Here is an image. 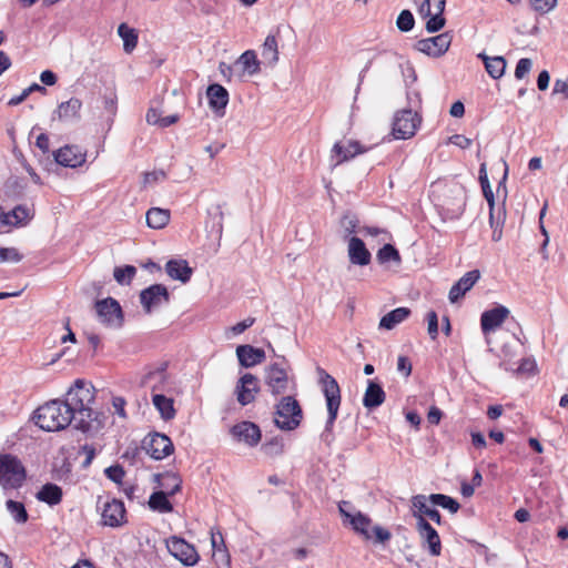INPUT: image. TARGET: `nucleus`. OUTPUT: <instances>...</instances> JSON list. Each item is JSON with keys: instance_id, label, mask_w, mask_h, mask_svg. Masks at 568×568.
<instances>
[{"instance_id": "nucleus-1", "label": "nucleus", "mask_w": 568, "mask_h": 568, "mask_svg": "<svg viewBox=\"0 0 568 568\" xmlns=\"http://www.w3.org/2000/svg\"><path fill=\"white\" fill-rule=\"evenodd\" d=\"M94 399L93 385L77 379L65 394L64 400L53 399L36 410V424L47 432H59L73 425L82 433H95L103 424L92 409Z\"/></svg>"}, {"instance_id": "nucleus-2", "label": "nucleus", "mask_w": 568, "mask_h": 568, "mask_svg": "<svg viewBox=\"0 0 568 568\" xmlns=\"http://www.w3.org/2000/svg\"><path fill=\"white\" fill-rule=\"evenodd\" d=\"M320 374V382L322 384V390L326 399V407L328 414L325 424V429L322 434V439L329 446L334 439L332 430L341 406V388L336 379L328 373H326L324 369H321Z\"/></svg>"}, {"instance_id": "nucleus-3", "label": "nucleus", "mask_w": 568, "mask_h": 568, "mask_svg": "<svg viewBox=\"0 0 568 568\" xmlns=\"http://www.w3.org/2000/svg\"><path fill=\"white\" fill-rule=\"evenodd\" d=\"M27 477L21 460L10 454L0 455V485L4 489L20 488Z\"/></svg>"}, {"instance_id": "nucleus-4", "label": "nucleus", "mask_w": 568, "mask_h": 568, "mask_svg": "<svg viewBox=\"0 0 568 568\" xmlns=\"http://www.w3.org/2000/svg\"><path fill=\"white\" fill-rule=\"evenodd\" d=\"M275 415V425L283 430L295 429L303 418L302 408L292 396H285L281 399L276 406Z\"/></svg>"}, {"instance_id": "nucleus-5", "label": "nucleus", "mask_w": 568, "mask_h": 568, "mask_svg": "<svg viewBox=\"0 0 568 568\" xmlns=\"http://www.w3.org/2000/svg\"><path fill=\"white\" fill-rule=\"evenodd\" d=\"M422 123V116L410 109L397 111L393 120L392 134L397 140H407L415 135Z\"/></svg>"}, {"instance_id": "nucleus-6", "label": "nucleus", "mask_w": 568, "mask_h": 568, "mask_svg": "<svg viewBox=\"0 0 568 568\" xmlns=\"http://www.w3.org/2000/svg\"><path fill=\"white\" fill-rule=\"evenodd\" d=\"M446 0H424L419 7V14L427 18L426 30L430 33L442 30L445 26L443 17Z\"/></svg>"}, {"instance_id": "nucleus-7", "label": "nucleus", "mask_w": 568, "mask_h": 568, "mask_svg": "<svg viewBox=\"0 0 568 568\" xmlns=\"http://www.w3.org/2000/svg\"><path fill=\"white\" fill-rule=\"evenodd\" d=\"M95 310L101 323L113 328H120L123 324V312L119 302L108 297L95 303Z\"/></svg>"}, {"instance_id": "nucleus-8", "label": "nucleus", "mask_w": 568, "mask_h": 568, "mask_svg": "<svg viewBox=\"0 0 568 568\" xmlns=\"http://www.w3.org/2000/svg\"><path fill=\"white\" fill-rule=\"evenodd\" d=\"M349 524L356 532L361 534L367 540L372 538V531L378 542L388 541L392 537L387 529L381 526L372 527L371 518L361 511H357L353 517H351Z\"/></svg>"}, {"instance_id": "nucleus-9", "label": "nucleus", "mask_w": 568, "mask_h": 568, "mask_svg": "<svg viewBox=\"0 0 568 568\" xmlns=\"http://www.w3.org/2000/svg\"><path fill=\"white\" fill-rule=\"evenodd\" d=\"M170 302V293L163 284H153L140 293V303L146 314Z\"/></svg>"}, {"instance_id": "nucleus-10", "label": "nucleus", "mask_w": 568, "mask_h": 568, "mask_svg": "<svg viewBox=\"0 0 568 568\" xmlns=\"http://www.w3.org/2000/svg\"><path fill=\"white\" fill-rule=\"evenodd\" d=\"M439 206L452 216L462 214L465 207V190L459 184L446 186Z\"/></svg>"}, {"instance_id": "nucleus-11", "label": "nucleus", "mask_w": 568, "mask_h": 568, "mask_svg": "<svg viewBox=\"0 0 568 568\" xmlns=\"http://www.w3.org/2000/svg\"><path fill=\"white\" fill-rule=\"evenodd\" d=\"M169 552L185 566H194L199 561L196 549L184 539L171 537L166 541Z\"/></svg>"}, {"instance_id": "nucleus-12", "label": "nucleus", "mask_w": 568, "mask_h": 568, "mask_svg": "<svg viewBox=\"0 0 568 568\" xmlns=\"http://www.w3.org/2000/svg\"><path fill=\"white\" fill-rule=\"evenodd\" d=\"M143 448L153 459L160 460L171 455L174 446L170 437L160 433H154L145 437L143 440Z\"/></svg>"}, {"instance_id": "nucleus-13", "label": "nucleus", "mask_w": 568, "mask_h": 568, "mask_svg": "<svg viewBox=\"0 0 568 568\" xmlns=\"http://www.w3.org/2000/svg\"><path fill=\"white\" fill-rule=\"evenodd\" d=\"M450 43V34L448 32H444L432 38L418 40L415 44V48L428 57L438 58L447 52Z\"/></svg>"}, {"instance_id": "nucleus-14", "label": "nucleus", "mask_w": 568, "mask_h": 568, "mask_svg": "<svg viewBox=\"0 0 568 568\" xmlns=\"http://www.w3.org/2000/svg\"><path fill=\"white\" fill-rule=\"evenodd\" d=\"M264 379L273 395H280L287 390V372L280 363H273L265 368Z\"/></svg>"}, {"instance_id": "nucleus-15", "label": "nucleus", "mask_w": 568, "mask_h": 568, "mask_svg": "<svg viewBox=\"0 0 568 568\" xmlns=\"http://www.w3.org/2000/svg\"><path fill=\"white\" fill-rule=\"evenodd\" d=\"M416 528L423 541V547L428 549L432 556H439L442 552V544L438 532L423 516H417Z\"/></svg>"}, {"instance_id": "nucleus-16", "label": "nucleus", "mask_w": 568, "mask_h": 568, "mask_svg": "<svg viewBox=\"0 0 568 568\" xmlns=\"http://www.w3.org/2000/svg\"><path fill=\"white\" fill-rule=\"evenodd\" d=\"M260 392L258 379L251 373L244 374L237 382L235 393L242 406L251 404Z\"/></svg>"}, {"instance_id": "nucleus-17", "label": "nucleus", "mask_w": 568, "mask_h": 568, "mask_svg": "<svg viewBox=\"0 0 568 568\" xmlns=\"http://www.w3.org/2000/svg\"><path fill=\"white\" fill-rule=\"evenodd\" d=\"M125 507L121 500L108 499L102 506V523L109 527H120L125 523Z\"/></svg>"}, {"instance_id": "nucleus-18", "label": "nucleus", "mask_w": 568, "mask_h": 568, "mask_svg": "<svg viewBox=\"0 0 568 568\" xmlns=\"http://www.w3.org/2000/svg\"><path fill=\"white\" fill-rule=\"evenodd\" d=\"M58 164L65 168H78L85 162V153L75 145H64L53 153Z\"/></svg>"}, {"instance_id": "nucleus-19", "label": "nucleus", "mask_w": 568, "mask_h": 568, "mask_svg": "<svg viewBox=\"0 0 568 568\" xmlns=\"http://www.w3.org/2000/svg\"><path fill=\"white\" fill-rule=\"evenodd\" d=\"M509 315V310L505 306L485 311L480 316V326L484 334L496 331Z\"/></svg>"}, {"instance_id": "nucleus-20", "label": "nucleus", "mask_w": 568, "mask_h": 568, "mask_svg": "<svg viewBox=\"0 0 568 568\" xmlns=\"http://www.w3.org/2000/svg\"><path fill=\"white\" fill-rule=\"evenodd\" d=\"M347 254L349 262L354 265L365 266L371 263L372 254L363 240L357 236L349 237Z\"/></svg>"}, {"instance_id": "nucleus-21", "label": "nucleus", "mask_w": 568, "mask_h": 568, "mask_svg": "<svg viewBox=\"0 0 568 568\" xmlns=\"http://www.w3.org/2000/svg\"><path fill=\"white\" fill-rule=\"evenodd\" d=\"M479 278L480 273L478 270L469 271L462 276L449 291L448 298L450 303H456L462 298L469 290H471Z\"/></svg>"}, {"instance_id": "nucleus-22", "label": "nucleus", "mask_w": 568, "mask_h": 568, "mask_svg": "<svg viewBox=\"0 0 568 568\" xmlns=\"http://www.w3.org/2000/svg\"><path fill=\"white\" fill-rule=\"evenodd\" d=\"M232 435L250 446L256 445L261 439L260 428L251 422H242L232 427Z\"/></svg>"}, {"instance_id": "nucleus-23", "label": "nucleus", "mask_w": 568, "mask_h": 568, "mask_svg": "<svg viewBox=\"0 0 568 568\" xmlns=\"http://www.w3.org/2000/svg\"><path fill=\"white\" fill-rule=\"evenodd\" d=\"M165 272L172 280L187 283L193 274V268L190 267L187 261L173 258L166 262Z\"/></svg>"}, {"instance_id": "nucleus-24", "label": "nucleus", "mask_w": 568, "mask_h": 568, "mask_svg": "<svg viewBox=\"0 0 568 568\" xmlns=\"http://www.w3.org/2000/svg\"><path fill=\"white\" fill-rule=\"evenodd\" d=\"M236 355L243 367H253L265 359V352L262 348H255L251 345L237 346Z\"/></svg>"}, {"instance_id": "nucleus-25", "label": "nucleus", "mask_w": 568, "mask_h": 568, "mask_svg": "<svg viewBox=\"0 0 568 568\" xmlns=\"http://www.w3.org/2000/svg\"><path fill=\"white\" fill-rule=\"evenodd\" d=\"M427 498L425 495H416L412 498L413 516L417 519V516H427L430 520L437 525L442 523V516L436 508L428 506Z\"/></svg>"}, {"instance_id": "nucleus-26", "label": "nucleus", "mask_w": 568, "mask_h": 568, "mask_svg": "<svg viewBox=\"0 0 568 568\" xmlns=\"http://www.w3.org/2000/svg\"><path fill=\"white\" fill-rule=\"evenodd\" d=\"M366 150L361 146L357 141H347L346 145L341 142H336L333 146L332 152L335 153L339 159L336 164H341L355 158L357 154L364 153Z\"/></svg>"}, {"instance_id": "nucleus-27", "label": "nucleus", "mask_w": 568, "mask_h": 568, "mask_svg": "<svg viewBox=\"0 0 568 568\" xmlns=\"http://www.w3.org/2000/svg\"><path fill=\"white\" fill-rule=\"evenodd\" d=\"M385 400V392L382 386L374 381H368L367 388L363 397V405L368 408H376Z\"/></svg>"}, {"instance_id": "nucleus-28", "label": "nucleus", "mask_w": 568, "mask_h": 568, "mask_svg": "<svg viewBox=\"0 0 568 568\" xmlns=\"http://www.w3.org/2000/svg\"><path fill=\"white\" fill-rule=\"evenodd\" d=\"M210 106L215 110H223L229 102V92L221 84L214 83L206 90Z\"/></svg>"}, {"instance_id": "nucleus-29", "label": "nucleus", "mask_w": 568, "mask_h": 568, "mask_svg": "<svg viewBox=\"0 0 568 568\" xmlns=\"http://www.w3.org/2000/svg\"><path fill=\"white\" fill-rule=\"evenodd\" d=\"M477 57L484 62L487 73L493 79H499L504 75L507 64L504 57H488L485 53H479Z\"/></svg>"}, {"instance_id": "nucleus-30", "label": "nucleus", "mask_w": 568, "mask_h": 568, "mask_svg": "<svg viewBox=\"0 0 568 568\" xmlns=\"http://www.w3.org/2000/svg\"><path fill=\"white\" fill-rule=\"evenodd\" d=\"M81 106V100L78 98H71L70 100L59 104L54 114L61 121L79 119Z\"/></svg>"}, {"instance_id": "nucleus-31", "label": "nucleus", "mask_w": 568, "mask_h": 568, "mask_svg": "<svg viewBox=\"0 0 568 568\" xmlns=\"http://www.w3.org/2000/svg\"><path fill=\"white\" fill-rule=\"evenodd\" d=\"M62 489L60 486L48 483L41 487L36 497L50 506L58 505L62 500Z\"/></svg>"}, {"instance_id": "nucleus-32", "label": "nucleus", "mask_w": 568, "mask_h": 568, "mask_svg": "<svg viewBox=\"0 0 568 568\" xmlns=\"http://www.w3.org/2000/svg\"><path fill=\"white\" fill-rule=\"evenodd\" d=\"M410 315V310L407 307H397L385 314L379 322V327L385 329H393L396 325L404 322Z\"/></svg>"}, {"instance_id": "nucleus-33", "label": "nucleus", "mask_w": 568, "mask_h": 568, "mask_svg": "<svg viewBox=\"0 0 568 568\" xmlns=\"http://www.w3.org/2000/svg\"><path fill=\"white\" fill-rule=\"evenodd\" d=\"M170 221V211L161 207H151L146 212V224L149 227L160 230Z\"/></svg>"}, {"instance_id": "nucleus-34", "label": "nucleus", "mask_w": 568, "mask_h": 568, "mask_svg": "<svg viewBox=\"0 0 568 568\" xmlns=\"http://www.w3.org/2000/svg\"><path fill=\"white\" fill-rule=\"evenodd\" d=\"M154 407L159 410L161 417L165 420H170L175 416V409L173 406V399L162 395L154 394L152 397Z\"/></svg>"}, {"instance_id": "nucleus-35", "label": "nucleus", "mask_w": 568, "mask_h": 568, "mask_svg": "<svg viewBox=\"0 0 568 568\" xmlns=\"http://www.w3.org/2000/svg\"><path fill=\"white\" fill-rule=\"evenodd\" d=\"M118 34L123 41V50L125 53H131L138 45V33L133 28L126 23H121L118 27Z\"/></svg>"}, {"instance_id": "nucleus-36", "label": "nucleus", "mask_w": 568, "mask_h": 568, "mask_svg": "<svg viewBox=\"0 0 568 568\" xmlns=\"http://www.w3.org/2000/svg\"><path fill=\"white\" fill-rule=\"evenodd\" d=\"M236 65H241L244 72L253 75L260 71V61L257 60L256 53L253 50H246L243 52L235 62Z\"/></svg>"}, {"instance_id": "nucleus-37", "label": "nucleus", "mask_w": 568, "mask_h": 568, "mask_svg": "<svg viewBox=\"0 0 568 568\" xmlns=\"http://www.w3.org/2000/svg\"><path fill=\"white\" fill-rule=\"evenodd\" d=\"M262 57L270 64L275 65L278 61V45L275 36L268 34L262 45Z\"/></svg>"}, {"instance_id": "nucleus-38", "label": "nucleus", "mask_w": 568, "mask_h": 568, "mask_svg": "<svg viewBox=\"0 0 568 568\" xmlns=\"http://www.w3.org/2000/svg\"><path fill=\"white\" fill-rule=\"evenodd\" d=\"M149 507L152 510L159 513H171L173 510V506L168 499V494L163 490L154 491L149 499Z\"/></svg>"}, {"instance_id": "nucleus-39", "label": "nucleus", "mask_w": 568, "mask_h": 568, "mask_svg": "<svg viewBox=\"0 0 568 568\" xmlns=\"http://www.w3.org/2000/svg\"><path fill=\"white\" fill-rule=\"evenodd\" d=\"M159 485L166 489L168 495H174L181 489L182 480L180 477L172 473H165L164 475H156Z\"/></svg>"}, {"instance_id": "nucleus-40", "label": "nucleus", "mask_w": 568, "mask_h": 568, "mask_svg": "<svg viewBox=\"0 0 568 568\" xmlns=\"http://www.w3.org/2000/svg\"><path fill=\"white\" fill-rule=\"evenodd\" d=\"M376 258L381 264H385L387 262H395L396 264H400L402 262L399 252L392 244H385L383 247H381L376 254Z\"/></svg>"}, {"instance_id": "nucleus-41", "label": "nucleus", "mask_w": 568, "mask_h": 568, "mask_svg": "<svg viewBox=\"0 0 568 568\" xmlns=\"http://www.w3.org/2000/svg\"><path fill=\"white\" fill-rule=\"evenodd\" d=\"M428 498L433 505L448 509L452 514L457 513L460 507L454 498L447 495L432 494Z\"/></svg>"}, {"instance_id": "nucleus-42", "label": "nucleus", "mask_w": 568, "mask_h": 568, "mask_svg": "<svg viewBox=\"0 0 568 568\" xmlns=\"http://www.w3.org/2000/svg\"><path fill=\"white\" fill-rule=\"evenodd\" d=\"M7 509L17 523L23 524L28 520V513L22 503L9 499L7 501Z\"/></svg>"}, {"instance_id": "nucleus-43", "label": "nucleus", "mask_w": 568, "mask_h": 568, "mask_svg": "<svg viewBox=\"0 0 568 568\" xmlns=\"http://www.w3.org/2000/svg\"><path fill=\"white\" fill-rule=\"evenodd\" d=\"M135 274L136 268L132 265H125L124 267H115L113 272L115 281L121 285L130 284Z\"/></svg>"}, {"instance_id": "nucleus-44", "label": "nucleus", "mask_w": 568, "mask_h": 568, "mask_svg": "<svg viewBox=\"0 0 568 568\" xmlns=\"http://www.w3.org/2000/svg\"><path fill=\"white\" fill-rule=\"evenodd\" d=\"M358 223L359 221L355 214L351 212L345 213L339 221V225L344 232V236L347 237L355 233L358 227Z\"/></svg>"}, {"instance_id": "nucleus-45", "label": "nucleus", "mask_w": 568, "mask_h": 568, "mask_svg": "<svg viewBox=\"0 0 568 568\" xmlns=\"http://www.w3.org/2000/svg\"><path fill=\"white\" fill-rule=\"evenodd\" d=\"M414 16L409 10H403L397 17V28L403 32H408L414 28Z\"/></svg>"}, {"instance_id": "nucleus-46", "label": "nucleus", "mask_w": 568, "mask_h": 568, "mask_svg": "<svg viewBox=\"0 0 568 568\" xmlns=\"http://www.w3.org/2000/svg\"><path fill=\"white\" fill-rule=\"evenodd\" d=\"M529 2L537 13L546 14L557 7L558 0H529Z\"/></svg>"}, {"instance_id": "nucleus-47", "label": "nucleus", "mask_w": 568, "mask_h": 568, "mask_svg": "<svg viewBox=\"0 0 568 568\" xmlns=\"http://www.w3.org/2000/svg\"><path fill=\"white\" fill-rule=\"evenodd\" d=\"M166 179V174L163 170H154L152 172H145L143 174V185L149 186L155 183L162 182Z\"/></svg>"}, {"instance_id": "nucleus-48", "label": "nucleus", "mask_w": 568, "mask_h": 568, "mask_svg": "<svg viewBox=\"0 0 568 568\" xmlns=\"http://www.w3.org/2000/svg\"><path fill=\"white\" fill-rule=\"evenodd\" d=\"M7 214L9 215V220L13 217L14 222H12V224H19L30 219L29 209L20 205L14 207L10 213Z\"/></svg>"}, {"instance_id": "nucleus-49", "label": "nucleus", "mask_w": 568, "mask_h": 568, "mask_svg": "<svg viewBox=\"0 0 568 568\" xmlns=\"http://www.w3.org/2000/svg\"><path fill=\"white\" fill-rule=\"evenodd\" d=\"M427 324L428 335L433 341H435L438 335V317L435 311L427 313Z\"/></svg>"}, {"instance_id": "nucleus-50", "label": "nucleus", "mask_w": 568, "mask_h": 568, "mask_svg": "<svg viewBox=\"0 0 568 568\" xmlns=\"http://www.w3.org/2000/svg\"><path fill=\"white\" fill-rule=\"evenodd\" d=\"M22 260V255L14 247H3L0 248V262H20Z\"/></svg>"}, {"instance_id": "nucleus-51", "label": "nucleus", "mask_w": 568, "mask_h": 568, "mask_svg": "<svg viewBox=\"0 0 568 568\" xmlns=\"http://www.w3.org/2000/svg\"><path fill=\"white\" fill-rule=\"evenodd\" d=\"M105 475L109 479L119 484L124 478L125 471L122 466L114 465L105 469Z\"/></svg>"}, {"instance_id": "nucleus-52", "label": "nucleus", "mask_w": 568, "mask_h": 568, "mask_svg": "<svg viewBox=\"0 0 568 568\" xmlns=\"http://www.w3.org/2000/svg\"><path fill=\"white\" fill-rule=\"evenodd\" d=\"M532 62L528 58H523L517 62L515 69V77L517 79H523L531 69Z\"/></svg>"}, {"instance_id": "nucleus-53", "label": "nucleus", "mask_w": 568, "mask_h": 568, "mask_svg": "<svg viewBox=\"0 0 568 568\" xmlns=\"http://www.w3.org/2000/svg\"><path fill=\"white\" fill-rule=\"evenodd\" d=\"M397 371L405 377L412 374V363L406 356H399L397 359Z\"/></svg>"}, {"instance_id": "nucleus-54", "label": "nucleus", "mask_w": 568, "mask_h": 568, "mask_svg": "<svg viewBox=\"0 0 568 568\" xmlns=\"http://www.w3.org/2000/svg\"><path fill=\"white\" fill-rule=\"evenodd\" d=\"M449 143L460 149H468L471 145V140L463 134H454L449 138Z\"/></svg>"}, {"instance_id": "nucleus-55", "label": "nucleus", "mask_w": 568, "mask_h": 568, "mask_svg": "<svg viewBox=\"0 0 568 568\" xmlns=\"http://www.w3.org/2000/svg\"><path fill=\"white\" fill-rule=\"evenodd\" d=\"M80 453L85 456V459L83 462V467H88L92 463V460L95 456L94 446L85 444L80 448Z\"/></svg>"}, {"instance_id": "nucleus-56", "label": "nucleus", "mask_w": 568, "mask_h": 568, "mask_svg": "<svg viewBox=\"0 0 568 568\" xmlns=\"http://www.w3.org/2000/svg\"><path fill=\"white\" fill-rule=\"evenodd\" d=\"M255 320L252 318V317H248L242 322H239L237 324H235L234 326L231 327V332L234 334V335H239V334H242L245 329H247L248 327H251L253 324H254Z\"/></svg>"}, {"instance_id": "nucleus-57", "label": "nucleus", "mask_w": 568, "mask_h": 568, "mask_svg": "<svg viewBox=\"0 0 568 568\" xmlns=\"http://www.w3.org/2000/svg\"><path fill=\"white\" fill-rule=\"evenodd\" d=\"M552 93H561L566 98H568V78L567 79H557L554 83Z\"/></svg>"}, {"instance_id": "nucleus-58", "label": "nucleus", "mask_w": 568, "mask_h": 568, "mask_svg": "<svg viewBox=\"0 0 568 568\" xmlns=\"http://www.w3.org/2000/svg\"><path fill=\"white\" fill-rule=\"evenodd\" d=\"M479 182H480V185L483 189V194L493 191L489 180H488V176H487L485 164H481L480 170H479Z\"/></svg>"}, {"instance_id": "nucleus-59", "label": "nucleus", "mask_w": 568, "mask_h": 568, "mask_svg": "<svg viewBox=\"0 0 568 568\" xmlns=\"http://www.w3.org/2000/svg\"><path fill=\"white\" fill-rule=\"evenodd\" d=\"M161 121H162V116L160 115V112L154 108H150L146 112V122L149 124L160 126Z\"/></svg>"}, {"instance_id": "nucleus-60", "label": "nucleus", "mask_w": 568, "mask_h": 568, "mask_svg": "<svg viewBox=\"0 0 568 568\" xmlns=\"http://www.w3.org/2000/svg\"><path fill=\"white\" fill-rule=\"evenodd\" d=\"M442 416H443L442 410L439 408L433 406V407H430V409L427 414V420L430 424L437 425V424H439Z\"/></svg>"}, {"instance_id": "nucleus-61", "label": "nucleus", "mask_w": 568, "mask_h": 568, "mask_svg": "<svg viewBox=\"0 0 568 568\" xmlns=\"http://www.w3.org/2000/svg\"><path fill=\"white\" fill-rule=\"evenodd\" d=\"M550 75L548 71L544 70L538 74L537 87L540 91H545L549 85Z\"/></svg>"}, {"instance_id": "nucleus-62", "label": "nucleus", "mask_w": 568, "mask_h": 568, "mask_svg": "<svg viewBox=\"0 0 568 568\" xmlns=\"http://www.w3.org/2000/svg\"><path fill=\"white\" fill-rule=\"evenodd\" d=\"M40 80L45 85H54L57 83V75L52 71L45 70L40 74Z\"/></svg>"}, {"instance_id": "nucleus-63", "label": "nucleus", "mask_w": 568, "mask_h": 568, "mask_svg": "<svg viewBox=\"0 0 568 568\" xmlns=\"http://www.w3.org/2000/svg\"><path fill=\"white\" fill-rule=\"evenodd\" d=\"M36 145L43 152L47 153L49 151L50 141L49 136L44 133L38 135Z\"/></svg>"}, {"instance_id": "nucleus-64", "label": "nucleus", "mask_w": 568, "mask_h": 568, "mask_svg": "<svg viewBox=\"0 0 568 568\" xmlns=\"http://www.w3.org/2000/svg\"><path fill=\"white\" fill-rule=\"evenodd\" d=\"M449 113L454 118H462L465 113V106L463 102L456 101L455 103H453Z\"/></svg>"}]
</instances>
